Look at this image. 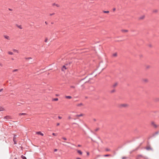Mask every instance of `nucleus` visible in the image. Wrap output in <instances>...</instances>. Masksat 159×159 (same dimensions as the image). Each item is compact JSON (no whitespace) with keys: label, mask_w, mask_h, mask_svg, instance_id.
Listing matches in <instances>:
<instances>
[{"label":"nucleus","mask_w":159,"mask_h":159,"mask_svg":"<svg viewBox=\"0 0 159 159\" xmlns=\"http://www.w3.org/2000/svg\"><path fill=\"white\" fill-rule=\"evenodd\" d=\"M16 135H14V136L13 137V141L14 142V144H16Z\"/></svg>","instance_id":"nucleus-1"},{"label":"nucleus","mask_w":159,"mask_h":159,"mask_svg":"<svg viewBox=\"0 0 159 159\" xmlns=\"http://www.w3.org/2000/svg\"><path fill=\"white\" fill-rule=\"evenodd\" d=\"M127 106V105L126 104H122L120 105V107H126Z\"/></svg>","instance_id":"nucleus-2"},{"label":"nucleus","mask_w":159,"mask_h":159,"mask_svg":"<svg viewBox=\"0 0 159 159\" xmlns=\"http://www.w3.org/2000/svg\"><path fill=\"white\" fill-rule=\"evenodd\" d=\"M11 116H5L4 117V119H6L7 120L11 119Z\"/></svg>","instance_id":"nucleus-3"},{"label":"nucleus","mask_w":159,"mask_h":159,"mask_svg":"<svg viewBox=\"0 0 159 159\" xmlns=\"http://www.w3.org/2000/svg\"><path fill=\"white\" fill-rule=\"evenodd\" d=\"M151 124L153 125L155 128H156L157 127V125H156V124H155V123H154V122L153 121H152V122H151Z\"/></svg>","instance_id":"nucleus-4"},{"label":"nucleus","mask_w":159,"mask_h":159,"mask_svg":"<svg viewBox=\"0 0 159 159\" xmlns=\"http://www.w3.org/2000/svg\"><path fill=\"white\" fill-rule=\"evenodd\" d=\"M146 150H152V148L150 146L147 147L145 148Z\"/></svg>","instance_id":"nucleus-5"},{"label":"nucleus","mask_w":159,"mask_h":159,"mask_svg":"<svg viewBox=\"0 0 159 159\" xmlns=\"http://www.w3.org/2000/svg\"><path fill=\"white\" fill-rule=\"evenodd\" d=\"M4 38L6 39H8V40H10V38L9 37V36H8L5 35H4Z\"/></svg>","instance_id":"nucleus-6"},{"label":"nucleus","mask_w":159,"mask_h":159,"mask_svg":"<svg viewBox=\"0 0 159 159\" xmlns=\"http://www.w3.org/2000/svg\"><path fill=\"white\" fill-rule=\"evenodd\" d=\"M37 134L40 135L42 136L43 135V134L41 133L40 131L38 132H37Z\"/></svg>","instance_id":"nucleus-7"},{"label":"nucleus","mask_w":159,"mask_h":159,"mask_svg":"<svg viewBox=\"0 0 159 159\" xmlns=\"http://www.w3.org/2000/svg\"><path fill=\"white\" fill-rule=\"evenodd\" d=\"M66 68L65 66H63L61 70L62 71H64L65 70H66Z\"/></svg>","instance_id":"nucleus-8"},{"label":"nucleus","mask_w":159,"mask_h":159,"mask_svg":"<svg viewBox=\"0 0 159 159\" xmlns=\"http://www.w3.org/2000/svg\"><path fill=\"white\" fill-rule=\"evenodd\" d=\"M52 6H56L57 7H59L60 6L59 5H58V4H56L55 3H53L52 4Z\"/></svg>","instance_id":"nucleus-9"},{"label":"nucleus","mask_w":159,"mask_h":159,"mask_svg":"<svg viewBox=\"0 0 159 159\" xmlns=\"http://www.w3.org/2000/svg\"><path fill=\"white\" fill-rule=\"evenodd\" d=\"M65 98L67 99H71L72 98V97L70 96H66Z\"/></svg>","instance_id":"nucleus-10"},{"label":"nucleus","mask_w":159,"mask_h":159,"mask_svg":"<svg viewBox=\"0 0 159 159\" xmlns=\"http://www.w3.org/2000/svg\"><path fill=\"white\" fill-rule=\"evenodd\" d=\"M77 152L80 155H82V152L80 150H78L77 151Z\"/></svg>","instance_id":"nucleus-11"},{"label":"nucleus","mask_w":159,"mask_h":159,"mask_svg":"<svg viewBox=\"0 0 159 159\" xmlns=\"http://www.w3.org/2000/svg\"><path fill=\"white\" fill-rule=\"evenodd\" d=\"M27 114H26V113H20L19 114V116H21V115H27Z\"/></svg>","instance_id":"nucleus-12"},{"label":"nucleus","mask_w":159,"mask_h":159,"mask_svg":"<svg viewBox=\"0 0 159 159\" xmlns=\"http://www.w3.org/2000/svg\"><path fill=\"white\" fill-rule=\"evenodd\" d=\"M16 26H17L18 28H19L20 29H22V27L21 25H19L16 24Z\"/></svg>","instance_id":"nucleus-13"},{"label":"nucleus","mask_w":159,"mask_h":159,"mask_svg":"<svg viewBox=\"0 0 159 159\" xmlns=\"http://www.w3.org/2000/svg\"><path fill=\"white\" fill-rule=\"evenodd\" d=\"M117 85V83H115L112 86V87L115 88V87Z\"/></svg>","instance_id":"nucleus-14"},{"label":"nucleus","mask_w":159,"mask_h":159,"mask_svg":"<svg viewBox=\"0 0 159 159\" xmlns=\"http://www.w3.org/2000/svg\"><path fill=\"white\" fill-rule=\"evenodd\" d=\"M111 155L110 154H106L103 155V156L104 157H111Z\"/></svg>","instance_id":"nucleus-15"},{"label":"nucleus","mask_w":159,"mask_h":159,"mask_svg":"<svg viewBox=\"0 0 159 159\" xmlns=\"http://www.w3.org/2000/svg\"><path fill=\"white\" fill-rule=\"evenodd\" d=\"M13 51L14 52H17V53H19V51L17 50H16V49H13Z\"/></svg>","instance_id":"nucleus-16"},{"label":"nucleus","mask_w":159,"mask_h":159,"mask_svg":"<svg viewBox=\"0 0 159 159\" xmlns=\"http://www.w3.org/2000/svg\"><path fill=\"white\" fill-rule=\"evenodd\" d=\"M83 116V114H81L80 115H76L75 116L76 117H80V116Z\"/></svg>","instance_id":"nucleus-17"},{"label":"nucleus","mask_w":159,"mask_h":159,"mask_svg":"<svg viewBox=\"0 0 159 159\" xmlns=\"http://www.w3.org/2000/svg\"><path fill=\"white\" fill-rule=\"evenodd\" d=\"M121 31L124 32H127L128 31V30H122Z\"/></svg>","instance_id":"nucleus-18"},{"label":"nucleus","mask_w":159,"mask_h":159,"mask_svg":"<svg viewBox=\"0 0 159 159\" xmlns=\"http://www.w3.org/2000/svg\"><path fill=\"white\" fill-rule=\"evenodd\" d=\"M158 131H157L156 132H155L153 135V136H155L157 134H158Z\"/></svg>","instance_id":"nucleus-19"},{"label":"nucleus","mask_w":159,"mask_h":159,"mask_svg":"<svg viewBox=\"0 0 159 159\" xmlns=\"http://www.w3.org/2000/svg\"><path fill=\"white\" fill-rule=\"evenodd\" d=\"M140 157H144L142 155H139L137 157H138L139 158Z\"/></svg>","instance_id":"nucleus-20"},{"label":"nucleus","mask_w":159,"mask_h":159,"mask_svg":"<svg viewBox=\"0 0 159 159\" xmlns=\"http://www.w3.org/2000/svg\"><path fill=\"white\" fill-rule=\"evenodd\" d=\"M21 157L23 159H26V158L25 157V156H24L23 155H21Z\"/></svg>","instance_id":"nucleus-21"},{"label":"nucleus","mask_w":159,"mask_h":159,"mask_svg":"<svg viewBox=\"0 0 159 159\" xmlns=\"http://www.w3.org/2000/svg\"><path fill=\"white\" fill-rule=\"evenodd\" d=\"M112 56L114 57H116L117 56V54L116 53H115L113 54Z\"/></svg>","instance_id":"nucleus-22"},{"label":"nucleus","mask_w":159,"mask_h":159,"mask_svg":"<svg viewBox=\"0 0 159 159\" xmlns=\"http://www.w3.org/2000/svg\"><path fill=\"white\" fill-rule=\"evenodd\" d=\"M8 53L10 55H13V53L11 52H8Z\"/></svg>","instance_id":"nucleus-23"},{"label":"nucleus","mask_w":159,"mask_h":159,"mask_svg":"<svg viewBox=\"0 0 159 159\" xmlns=\"http://www.w3.org/2000/svg\"><path fill=\"white\" fill-rule=\"evenodd\" d=\"M82 105H83V104L82 103H80L77 104V106L79 107V106H82Z\"/></svg>","instance_id":"nucleus-24"},{"label":"nucleus","mask_w":159,"mask_h":159,"mask_svg":"<svg viewBox=\"0 0 159 159\" xmlns=\"http://www.w3.org/2000/svg\"><path fill=\"white\" fill-rule=\"evenodd\" d=\"M57 100H58V98H55L53 99H52V101H57Z\"/></svg>","instance_id":"nucleus-25"},{"label":"nucleus","mask_w":159,"mask_h":159,"mask_svg":"<svg viewBox=\"0 0 159 159\" xmlns=\"http://www.w3.org/2000/svg\"><path fill=\"white\" fill-rule=\"evenodd\" d=\"M115 91V89H114L112 90L110 92L111 93H112L114 92Z\"/></svg>","instance_id":"nucleus-26"},{"label":"nucleus","mask_w":159,"mask_h":159,"mask_svg":"<svg viewBox=\"0 0 159 159\" xmlns=\"http://www.w3.org/2000/svg\"><path fill=\"white\" fill-rule=\"evenodd\" d=\"M32 58L31 57H25V59L26 60H29L30 59H31Z\"/></svg>","instance_id":"nucleus-27"},{"label":"nucleus","mask_w":159,"mask_h":159,"mask_svg":"<svg viewBox=\"0 0 159 159\" xmlns=\"http://www.w3.org/2000/svg\"><path fill=\"white\" fill-rule=\"evenodd\" d=\"M157 10H156V9L154 10L153 11V12H154V13H157Z\"/></svg>","instance_id":"nucleus-28"},{"label":"nucleus","mask_w":159,"mask_h":159,"mask_svg":"<svg viewBox=\"0 0 159 159\" xmlns=\"http://www.w3.org/2000/svg\"><path fill=\"white\" fill-rule=\"evenodd\" d=\"M150 67V66L149 65L147 66H146V68L147 69H148Z\"/></svg>","instance_id":"nucleus-29"},{"label":"nucleus","mask_w":159,"mask_h":159,"mask_svg":"<svg viewBox=\"0 0 159 159\" xmlns=\"http://www.w3.org/2000/svg\"><path fill=\"white\" fill-rule=\"evenodd\" d=\"M62 139H63V140H67V139L65 138V137H63L61 138Z\"/></svg>","instance_id":"nucleus-30"},{"label":"nucleus","mask_w":159,"mask_h":159,"mask_svg":"<svg viewBox=\"0 0 159 159\" xmlns=\"http://www.w3.org/2000/svg\"><path fill=\"white\" fill-rule=\"evenodd\" d=\"M103 11L104 13H108L109 12V11Z\"/></svg>","instance_id":"nucleus-31"},{"label":"nucleus","mask_w":159,"mask_h":159,"mask_svg":"<svg viewBox=\"0 0 159 159\" xmlns=\"http://www.w3.org/2000/svg\"><path fill=\"white\" fill-rule=\"evenodd\" d=\"M143 80V81H144V82H148V80H147V79H144V80Z\"/></svg>","instance_id":"nucleus-32"},{"label":"nucleus","mask_w":159,"mask_h":159,"mask_svg":"<svg viewBox=\"0 0 159 159\" xmlns=\"http://www.w3.org/2000/svg\"><path fill=\"white\" fill-rule=\"evenodd\" d=\"M48 40V39L47 38H46L45 39V42L46 43H47V41Z\"/></svg>","instance_id":"nucleus-33"},{"label":"nucleus","mask_w":159,"mask_h":159,"mask_svg":"<svg viewBox=\"0 0 159 159\" xmlns=\"http://www.w3.org/2000/svg\"><path fill=\"white\" fill-rule=\"evenodd\" d=\"M52 134V135L55 136H56L57 135V134H55V133H53Z\"/></svg>","instance_id":"nucleus-34"},{"label":"nucleus","mask_w":159,"mask_h":159,"mask_svg":"<svg viewBox=\"0 0 159 159\" xmlns=\"http://www.w3.org/2000/svg\"><path fill=\"white\" fill-rule=\"evenodd\" d=\"M106 151H110V149L108 148H107L106 149Z\"/></svg>","instance_id":"nucleus-35"},{"label":"nucleus","mask_w":159,"mask_h":159,"mask_svg":"<svg viewBox=\"0 0 159 159\" xmlns=\"http://www.w3.org/2000/svg\"><path fill=\"white\" fill-rule=\"evenodd\" d=\"M144 17V16H142V17H141L139 18V19H143Z\"/></svg>","instance_id":"nucleus-36"},{"label":"nucleus","mask_w":159,"mask_h":159,"mask_svg":"<svg viewBox=\"0 0 159 159\" xmlns=\"http://www.w3.org/2000/svg\"><path fill=\"white\" fill-rule=\"evenodd\" d=\"M18 70L17 69H15L13 70V72L16 71Z\"/></svg>","instance_id":"nucleus-37"},{"label":"nucleus","mask_w":159,"mask_h":159,"mask_svg":"<svg viewBox=\"0 0 159 159\" xmlns=\"http://www.w3.org/2000/svg\"><path fill=\"white\" fill-rule=\"evenodd\" d=\"M70 87L72 88H75V87L74 86H70Z\"/></svg>","instance_id":"nucleus-38"},{"label":"nucleus","mask_w":159,"mask_h":159,"mask_svg":"<svg viewBox=\"0 0 159 159\" xmlns=\"http://www.w3.org/2000/svg\"><path fill=\"white\" fill-rule=\"evenodd\" d=\"M91 79V78H89V80L88 81H86V82H85V83H87V82H89V81H90V80Z\"/></svg>","instance_id":"nucleus-39"},{"label":"nucleus","mask_w":159,"mask_h":159,"mask_svg":"<svg viewBox=\"0 0 159 159\" xmlns=\"http://www.w3.org/2000/svg\"><path fill=\"white\" fill-rule=\"evenodd\" d=\"M4 140H5V142L6 143H7V141H6V138H5V137H4Z\"/></svg>","instance_id":"nucleus-40"},{"label":"nucleus","mask_w":159,"mask_h":159,"mask_svg":"<svg viewBox=\"0 0 159 159\" xmlns=\"http://www.w3.org/2000/svg\"><path fill=\"white\" fill-rule=\"evenodd\" d=\"M54 14H55V13H52V14H50V15L51 16H52L53 15H54Z\"/></svg>","instance_id":"nucleus-41"},{"label":"nucleus","mask_w":159,"mask_h":159,"mask_svg":"<svg viewBox=\"0 0 159 159\" xmlns=\"http://www.w3.org/2000/svg\"><path fill=\"white\" fill-rule=\"evenodd\" d=\"M87 76H86L84 78V79H82L81 80V81H82V80H84V79H86L87 77Z\"/></svg>","instance_id":"nucleus-42"},{"label":"nucleus","mask_w":159,"mask_h":159,"mask_svg":"<svg viewBox=\"0 0 159 159\" xmlns=\"http://www.w3.org/2000/svg\"><path fill=\"white\" fill-rule=\"evenodd\" d=\"M57 151V149H54V152H56Z\"/></svg>","instance_id":"nucleus-43"},{"label":"nucleus","mask_w":159,"mask_h":159,"mask_svg":"<svg viewBox=\"0 0 159 159\" xmlns=\"http://www.w3.org/2000/svg\"><path fill=\"white\" fill-rule=\"evenodd\" d=\"M58 118L59 119H61L62 118V117H61L60 116H58Z\"/></svg>","instance_id":"nucleus-44"},{"label":"nucleus","mask_w":159,"mask_h":159,"mask_svg":"<svg viewBox=\"0 0 159 159\" xmlns=\"http://www.w3.org/2000/svg\"><path fill=\"white\" fill-rule=\"evenodd\" d=\"M86 153H87V155L88 156H89V152H86Z\"/></svg>","instance_id":"nucleus-45"},{"label":"nucleus","mask_w":159,"mask_h":159,"mask_svg":"<svg viewBox=\"0 0 159 159\" xmlns=\"http://www.w3.org/2000/svg\"><path fill=\"white\" fill-rule=\"evenodd\" d=\"M116 10V8H113V11H115Z\"/></svg>","instance_id":"nucleus-46"},{"label":"nucleus","mask_w":159,"mask_h":159,"mask_svg":"<svg viewBox=\"0 0 159 159\" xmlns=\"http://www.w3.org/2000/svg\"><path fill=\"white\" fill-rule=\"evenodd\" d=\"M98 129H98V128H97V129H95V131H97L98 130Z\"/></svg>","instance_id":"nucleus-47"},{"label":"nucleus","mask_w":159,"mask_h":159,"mask_svg":"<svg viewBox=\"0 0 159 159\" xmlns=\"http://www.w3.org/2000/svg\"><path fill=\"white\" fill-rule=\"evenodd\" d=\"M3 90V89H0V92H2Z\"/></svg>","instance_id":"nucleus-48"},{"label":"nucleus","mask_w":159,"mask_h":159,"mask_svg":"<svg viewBox=\"0 0 159 159\" xmlns=\"http://www.w3.org/2000/svg\"><path fill=\"white\" fill-rule=\"evenodd\" d=\"M69 119H71V117L70 116H69L68 117Z\"/></svg>","instance_id":"nucleus-49"},{"label":"nucleus","mask_w":159,"mask_h":159,"mask_svg":"<svg viewBox=\"0 0 159 159\" xmlns=\"http://www.w3.org/2000/svg\"><path fill=\"white\" fill-rule=\"evenodd\" d=\"M72 124H76V125H78V124H77V123H72Z\"/></svg>","instance_id":"nucleus-50"},{"label":"nucleus","mask_w":159,"mask_h":159,"mask_svg":"<svg viewBox=\"0 0 159 159\" xmlns=\"http://www.w3.org/2000/svg\"><path fill=\"white\" fill-rule=\"evenodd\" d=\"M0 66H3V65L1 63H0Z\"/></svg>","instance_id":"nucleus-51"},{"label":"nucleus","mask_w":159,"mask_h":159,"mask_svg":"<svg viewBox=\"0 0 159 159\" xmlns=\"http://www.w3.org/2000/svg\"><path fill=\"white\" fill-rule=\"evenodd\" d=\"M60 125V123H57V126H58Z\"/></svg>","instance_id":"nucleus-52"},{"label":"nucleus","mask_w":159,"mask_h":159,"mask_svg":"<svg viewBox=\"0 0 159 159\" xmlns=\"http://www.w3.org/2000/svg\"><path fill=\"white\" fill-rule=\"evenodd\" d=\"M78 146L79 147H80L81 146V145H80L79 144L78 145Z\"/></svg>","instance_id":"nucleus-53"},{"label":"nucleus","mask_w":159,"mask_h":159,"mask_svg":"<svg viewBox=\"0 0 159 159\" xmlns=\"http://www.w3.org/2000/svg\"><path fill=\"white\" fill-rule=\"evenodd\" d=\"M9 9V11H12V10L11 9L9 8V9Z\"/></svg>","instance_id":"nucleus-54"},{"label":"nucleus","mask_w":159,"mask_h":159,"mask_svg":"<svg viewBox=\"0 0 159 159\" xmlns=\"http://www.w3.org/2000/svg\"><path fill=\"white\" fill-rule=\"evenodd\" d=\"M122 158L123 159H126V157H123Z\"/></svg>","instance_id":"nucleus-55"},{"label":"nucleus","mask_w":159,"mask_h":159,"mask_svg":"<svg viewBox=\"0 0 159 159\" xmlns=\"http://www.w3.org/2000/svg\"><path fill=\"white\" fill-rule=\"evenodd\" d=\"M45 23L46 24H48V23H47V22H46V21H45Z\"/></svg>","instance_id":"nucleus-56"},{"label":"nucleus","mask_w":159,"mask_h":159,"mask_svg":"<svg viewBox=\"0 0 159 159\" xmlns=\"http://www.w3.org/2000/svg\"><path fill=\"white\" fill-rule=\"evenodd\" d=\"M76 159H81L80 158L78 157V158H76Z\"/></svg>","instance_id":"nucleus-57"},{"label":"nucleus","mask_w":159,"mask_h":159,"mask_svg":"<svg viewBox=\"0 0 159 159\" xmlns=\"http://www.w3.org/2000/svg\"><path fill=\"white\" fill-rule=\"evenodd\" d=\"M11 60H14V59L13 58H11Z\"/></svg>","instance_id":"nucleus-58"},{"label":"nucleus","mask_w":159,"mask_h":159,"mask_svg":"<svg viewBox=\"0 0 159 159\" xmlns=\"http://www.w3.org/2000/svg\"><path fill=\"white\" fill-rule=\"evenodd\" d=\"M14 159H17V157H15Z\"/></svg>","instance_id":"nucleus-59"},{"label":"nucleus","mask_w":159,"mask_h":159,"mask_svg":"<svg viewBox=\"0 0 159 159\" xmlns=\"http://www.w3.org/2000/svg\"><path fill=\"white\" fill-rule=\"evenodd\" d=\"M136 159H139L138 157H136Z\"/></svg>","instance_id":"nucleus-60"},{"label":"nucleus","mask_w":159,"mask_h":159,"mask_svg":"<svg viewBox=\"0 0 159 159\" xmlns=\"http://www.w3.org/2000/svg\"><path fill=\"white\" fill-rule=\"evenodd\" d=\"M66 142L67 143H70L69 142Z\"/></svg>","instance_id":"nucleus-61"},{"label":"nucleus","mask_w":159,"mask_h":159,"mask_svg":"<svg viewBox=\"0 0 159 159\" xmlns=\"http://www.w3.org/2000/svg\"><path fill=\"white\" fill-rule=\"evenodd\" d=\"M92 140H93V139L92 138H91Z\"/></svg>","instance_id":"nucleus-62"},{"label":"nucleus","mask_w":159,"mask_h":159,"mask_svg":"<svg viewBox=\"0 0 159 159\" xmlns=\"http://www.w3.org/2000/svg\"><path fill=\"white\" fill-rule=\"evenodd\" d=\"M62 142H64V141H62Z\"/></svg>","instance_id":"nucleus-63"},{"label":"nucleus","mask_w":159,"mask_h":159,"mask_svg":"<svg viewBox=\"0 0 159 159\" xmlns=\"http://www.w3.org/2000/svg\"><path fill=\"white\" fill-rule=\"evenodd\" d=\"M63 145H65L64 144H63Z\"/></svg>","instance_id":"nucleus-64"}]
</instances>
